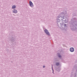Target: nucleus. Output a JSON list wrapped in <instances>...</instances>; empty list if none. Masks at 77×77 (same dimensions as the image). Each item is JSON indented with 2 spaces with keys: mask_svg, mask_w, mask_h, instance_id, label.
<instances>
[{
  "mask_svg": "<svg viewBox=\"0 0 77 77\" xmlns=\"http://www.w3.org/2000/svg\"><path fill=\"white\" fill-rule=\"evenodd\" d=\"M60 15H65V12H61L60 14Z\"/></svg>",
  "mask_w": 77,
  "mask_h": 77,
  "instance_id": "dca6fc26",
  "label": "nucleus"
},
{
  "mask_svg": "<svg viewBox=\"0 0 77 77\" xmlns=\"http://www.w3.org/2000/svg\"><path fill=\"white\" fill-rule=\"evenodd\" d=\"M43 68H45V65L43 66Z\"/></svg>",
  "mask_w": 77,
  "mask_h": 77,
  "instance_id": "a211bd4d",
  "label": "nucleus"
},
{
  "mask_svg": "<svg viewBox=\"0 0 77 77\" xmlns=\"http://www.w3.org/2000/svg\"><path fill=\"white\" fill-rule=\"evenodd\" d=\"M60 20H63V19H58L57 21L56 22V23L57 26L60 27L61 29H62L63 30V29H65V28L67 27H68V24H65V23H63V22Z\"/></svg>",
  "mask_w": 77,
  "mask_h": 77,
  "instance_id": "f03ea898",
  "label": "nucleus"
},
{
  "mask_svg": "<svg viewBox=\"0 0 77 77\" xmlns=\"http://www.w3.org/2000/svg\"><path fill=\"white\" fill-rule=\"evenodd\" d=\"M56 65L57 66H59L60 65L59 63L57 62L56 63Z\"/></svg>",
  "mask_w": 77,
  "mask_h": 77,
  "instance_id": "2eb2a0df",
  "label": "nucleus"
},
{
  "mask_svg": "<svg viewBox=\"0 0 77 77\" xmlns=\"http://www.w3.org/2000/svg\"><path fill=\"white\" fill-rule=\"evenodd\" d=\"M51 68H52V73H53V74H54V69H53V65H52Z\"/></svg>",
  "mask_w": 77,
  "mask_h": 77,
  "instance_id": "ddd939ff",
  "label": "nucleus"
},
{
  "mask_svg": "<svg viewBox=\"0 0 77 77\" xmlns=\"http://www.w3.org/2000/svg\"><path fill=\"white\" fill-rule=\"evenodd\" d=\"M60 68H57L56 69V70L57 71H58V72H59L60 71Z\"/></svg>",
  "mask_w": 77,
  "mask_h": 77,
  "instance_id": "f8f14e48",
  "label": "nucleus"
},
{
  "mask_svg": "<svg viewBox=\"0 0 77 77\" xmlns=\"http://www.w3.org/2000/svg\"><path fill=\"white\" fill-rule=\"evenodd\" d=\"M73 69H75L76 72H77V64L74 65L73 66Z\"/></svg>",
  "mask_w": 77,
  "mask_h": 77,
  "instance_id": "0eeeda50",
  "label": "nucleus"
},
{
  "mask_svg": "<svg viewBox=\"0 0 77 77\" xmlns=\"http://www.w3.org/2000/svg\"><path fill=\"white\" fill-rule=\"evenodd\" d=\"M69 51L70 52H74V48H70Z\"/></svg>",
  "mask_w": 77,
  "mask_h": 77,
  "instance_id": "6e6552de",
  "label": "nucleus"
},
{
  "mask_svg": "<svg viewBox=\"0 0 77 77\" xmlns=\"http://www.w3.org/2000/svg\"><path fill=\"white\" fill-rule=\"evenodd\" d=\"M64 17H65V16L62 15L58 16V18H63V19H64L65 18Z\"/></svg>",
  "mask_w": 77,
  "mask_h": 77,
  "instance_id": "39448f33",
  "label": "nucleus"
},
{
  "mask_svg": "<svg viewBox=\"0 0 77 77\" xmlns=\"http://www.w3.org/2000/svg\"><path fill=\"white\" fill-rule=\"evenodd\" d=\"M13 13H14V14H17L18 12V11L16 9H14L12 10Z\"/></svg>",
  "mask_w": 77,
  "mask_h": 77,
  "instance_id": "1a4fd4ad",
  "label": "nucleus"
},
{
  "mask_svg": "<svg viewBox=\"0 0 77 77\" xmlns=\"http://www.w3.org/2000/svg\"><path fill=\"white\" fill-rule=\"evenodd\" d=\"M11 40L12 42H13L15 41V36H12L11 38Z\"/></svg>",
  "mask_w": 77,
  "mask_h": 77,
  "instance_id": "20e7f679",
  "label": "nucleus"
},
{
  "mask_svg": "<svg viewBox=\"0 0 77 77\" xmlns=\"http://www.w3.org/2000/svg\"><path fill=\"white\" fill-rule=\"evenodd\" d=\"M57 55L59 59H61V58H62V56L60 55V53H57Z\"/></svg>",
  "mask_w": 77,
  "mask_h": 77,
  "instance_id": "9d476101",
  "label": "nucleus"
},
{
  "mask_svg": "<svg viewBox=\"0 0 77 77\" xmlns=\"http://www.w3.org/2000/svg\"><path fill=\"white\" fill-rule=\"evenodd\" d=\"M44 32H45V33H46L47 35H48V36H50V32H49L48 31L47 29H45L44 30Z\"/></svg>",
  "mask_w": 77,
  "mask_h": 77,
  "instance_id": "7ed1b4c3",
  "label": "nucleus"
},
{
  "mask_svg": "<svg viewBox=\"0 0 77 77\" xmlns=\"http://www.w3.org/2000/svg\"><path fill=\"white\" fill-rule=\"evenodd\" d=\"M65 21L66 22V20H65Z\"/></svg>",
  "mask_w": 77,
  "mask_h": 77,
  "instance_id": "aec40b11",
  "label": "nucleus"
},
{
  "mask_svg": "<svg viewBox=\"0 0 77 77\" xmlns=\"http://www.w3.org/2000/svg\"><path fill=\"white\" fill-rule=\"evenodd\" d=\"M29 5L31 7H33L34 6L33 4V3L31 1L29 2Z\"/></svg>",
  "mask_w": 77,
  "mask_h": 77,
  "instance_id": "423d86ee",
  "label": "nucleus"
},
{
  "mask_svg": "<svg viewBox=\"0 0 77 77\" xmlns=\"http://www.w3.org/2000/svg\"><path fill=\"white\" fill-rule=\"evenodd\" d=\"M51 68H52V73H53V74H54V69H53V65H52Z\"/></svg>",
  "mask_w": 77,
  "mask_h": 77,
  "instance_id": "4468645a",
  "label": "nucleus"
},
{
  "mask_svg": "<svg viewBox=\"0 0 77 77\" xmlns=\"http://www.w3.org/2000/svg\"><path fill=\"white\" fill-rule=\"evenodd\" d=\"M56 61H57V60H56Z\"/></svg>",
  "mask_w": 77,
  "mask_h": 77,
  "instance_id": "412c9836",
  "label": "nucleus"
},
{
  "mask_svg": "<svg viewBox=\"0 0 77 77\" xmlns=\"http://www.w3.org/2000/svg\"><path fill=\"white\" fill-rule=\"evenodd\" d=\"M12 8L13 9H15L16 8V6L15 5H14L12 6Z\"/></svg>",
  "mask_w": 77,
  "mask_h": 77,
  "instance_id": "9b49d317",
  "label": "nucleus"
},
{
  "mask_svg": "<svg viewBox=\"0 0 77 77\" xmlns=\"http://www.w3.org/2000/svg\"><path fill=\"white\" fill-rule=\"evenodd\" d=\"M70 77H73V76H72V74H71V75L70 76Z\"/></svg>",
  "mask_w": 77,
  "mask_h": 77,
  "instance_id": "6ab92c4d",
  "label": "nucleus"
},
{
  "mask_svg": "<svg viewBox=\"0 0 77 77\" xmlns=\"http://www.w3.org/2000/svg\"><path fill=\"white\" fill-rule=\"evenodd\" d=\"M75 77H77V72H76L75 74Z\"/></svg>",
  "mask_w": 77,
  "mask_h": 77,
  "instance_id": "f3484780",
  "label": "nucleus"
},
{
  "mask_svg": "<svg viewBox=\"0 0 77 77\" xmlns=\"http://www.w3.org/2000/svg\"><path fill=\"white\" fill-rule=\"evenodd\" d=\"M73 22L71 21L69 23V27L71 30L75 31L77 29V19L76 18H73Z\"/></svg>",
  "mask_w": 77,
  "mask_h": 77,
  "instance_id": "f257e3e1",
  "label": "nucleus"
}]
</instances>
